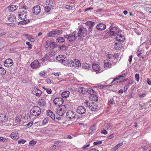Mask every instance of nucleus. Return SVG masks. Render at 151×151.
Listing matches in <instances>:
<instances>
[{
    "label": "nucleus",
    "instance_id": "f257e3e1",
    "mask_svg": "<svg viewBox=\"0 0 151 151\" xmlns=\"http://www.w3.org/2000/svg\"><path fill=\"white\" fill-rule=\"evenodd\" d=\"M56 59L60 62L65 65H69V64H70V65L71 64L72 65H74V63L72 61L68 60L66 58H65V56L63 55H60L56 57Z\"/></svg>",
    "mask_w": 151,
    "mask_h": 151
},
{
    "label": "nucleus",
    "instance_id": "f03ea898",
    "mask_svg": "<svg viewBox=\"0 0 151 151\" xmlns=\"http://www.w3.org/2000/svg\"><path fill=\"white\" fill-rule=\"evenodd\" d=\"M40 112V109L37 106L33 107L30 111L31 115L35 116L39 115Z\"/></svg>",
    "mask_w": 151,
    "mask_h": 151
},
{
    "label": "nucleus",
    "instance_id": "7ed1b4c3",
    "mask_svg": "<svg viewBox=\"0 0 151 151\" xmlns=\"http://www.w3.org/2000/svg\"><path fill=\"white\" fill-rule=\"evenodd\" d=\"M67 111L66 107L65 105H62L56 110V113L62 116Z\"/></svg>",
    "mask_w": 151,
    "mask_h": 151
},
{
    "label": "nucleus",
    "instance_id": "20e7f679",
    "mask_svg": "<svg viewBox=\"0 0 151 151\" xmlns=\"http://www.w3.org/2000/svg\"><path fill=\"white\" fill-rule=\"evenodd\" d=\"M63 100L61 97L56 98L53 100V103L56 106H60L63 103Z\"/></svg>",
    "mask_w": 151,
    "mask_h": 151
},
{
    "label": "nucleus",
    "instance_id": "39448f33",
    "mask_svg": "<svg viewBox=\"0 0 151 151\" xmlns=\"http://www.w3.org/2000/svg\"><path fill=\"white\" fill-rule=\"evenodd\" d=\"M92 68L94 71L96 72V73H100L102 72V70L100 69L99 65L98 64L93 63Z\"/></svg>",
    "mask_w": 151,
    "mask_h": 151
},
{
    "label": "nucleus",
    "instance_id": "423d86ee",
    "mask_svg": "<svg viewBox=\"0 0 151 151\" xmlns=\"http://www.w3.org/2000/svg\"><path fill=\"white\" fill-rule=\"evenodd\" d=\"M62 32L61 30L51 31L47 34V36L48 37H54L56 35H58L61 34Z\"/></svg>",
    "mask_w": 151,
    "mask_h": 151
},
{
    "label": "nucleus",
    "instance_id": "0eeeda50",
    "mask_svg": "<svg viewBox=\"0 0 151 151\" xmlns=\"http://www.w3.org/2000/svg\"><path fill=\"white\" fill-rule=\"evenodd\" d=\"M67 117L69 119L72 120V121H74L76 119V115L74 112L71 110H69L66 113Z\"/></svg>",
    "mask_w": 151,
    "mask_h": 151
},
{
    "label": "nucleus",
    "instance_id": "6e6552de",
    "mask_svg": "<svg viewBox=\"0 0 151 151\" xmlns=\"http://www.w3.org/2000/svg\"><path fill=\"white\" fill-rule=\"evenodd\" d=\"M88 107L89 109L92 111H97L98 108L97 104L93 102L89 103L88 104Z\"/></svg>",
    "mask_w": 151,
    "mask_h": 151
},
{
    "label": "nucleus",
    "instance_id": "1a4fd4ad",
    "mask_svg": "<svg viewBox=\"0 0 151 151\" xmlns=\"http://www.w3.org/2000/svg\"><path fill=\"white\" fill-rule=\"evenodd\" d=\"M32 93L37 97L39 98L42 94V91L39 89L36 88H34L32 91Z\"/></svg>",
    "mask_w": 151,
    "mask_h": 151
},
{
    "label": "nucleus",
    "instance_id": "9d476101",
    "mask_svg": "<svg viewBox=\"0 0 151 151\" xmlns=\"http://www.w3.org/2000/svg\"><path fill=\"white\" fill-rule=\"evenodd\" d=\"M87 32V30L86 28L84 27H81L79 30L78 36L80 37H83L86 35Z\"/></svg>",
    "mask_w": 151,
    "mask_h": 151
},
{
    "label": "nucleus",
    "instance_id": "9b49d317",
    "mask_svg": "<svg viewBox=\"0 0 151 151\" xmlns=\"http://www.w3.org/2000/svg\"><path fill=\"white\" fill-rule=\"evenodd\" d=\"M40 63L37 60H35L30 64V66L33 69H37L40 67Z\"/></svg>",
    "mask_w": 151,
    "mask_h": 151
},
{
    "label": "nucleus",
    "instance_id": "f8f14e48",
    "mask_svg": "<svg viewBox=\"0 0 151 151\" xmlns=\"http://www.w3.org/2000/svg\"><path fill=\"white\" fill-rule=\"evenodd\" d=\"M119 30L118 28L116 27H112L110 29V34L111 35L115 36L119 32Z\"/></svg>",
    "mask_w": 151,
    "mask_h": 151
},
{
    "label": "nucleus",
    "instance_id": "ddd939ff",
    "mask_svg": "<svg viewBox=\"0 0 151 151\" xmlns=\"http://www.w3.org/2000/svg\"><path fill=\"white\" fill-rule=\"evenodd\" d=\"M125 76L126 74H124V75H121L116 77V78L114 79L111 82V83H112L115 81H116V82L117 83H120L122 82V81H120V80L124 78L125 77Z\"/></svg>",
    "mask_w": 151,
    "mask_h": 151
},
{
    "label": "nucleus",
    "instance_id": "4468645a",
    "mask_svg": "<svg viewBox=\"0 0 151 151\" xmlns=\"http://www.w3.org/2000/svg\"><path fill=\"white\" fill-rule=\"evenodd\" d=\"M32 11L33 14L36 15H37L41 11L40 6L39 5L33 7Z\"/></svg>",
    "mask_w": 151,
    "mask_h": 151
},
{
    "label": "nucleus",
    "instance_id": "2eb2a0df",
    "mask_svg": "<svg viewBox=\"0 0 151 151\" xmlns=\"http://www.w3.org/2000/svg\"><path fill=\"white\" fill-rule=\"evenodd\" d=\"M7 19L10 23L15 22L16 21V17L13 14L8 15L6 16Z\"/></svg>",
    "mask_w": 151,
    "mask_h": 151
},
{
    "label": "nucleus",
    "instance_id": "dca6fc26",
    "mask_svg": "<svg viewBox=\"0 0 151 151\" xmlns=\"http://www.w3.org/2000/svg\"><path fill=\"white\" fill-rule=\"evenodd\" d=\"M13 64V60L10 58L6 59L4 63L5 66L9 67L12 66Z\"/></svg>",
    "mask_w": 151,
    "mask_h": 151
},
{
    "label": "nucleus",
    "instance_id": "f3484780",
    "mask_svg": "<svg viewBox=\"0 0 151 151\" xmlns=\"http://www.w3.org/2000/svg\"><path fill=\"white\" fill-rule=\"evenodd\" d=\"M103 66L106 69H109L112 67V65L111 62L108 60H104Z\"/></svg>",
    "mask_w": 151,
    "mask_h": 151
},
{
    "label": "nucleus",
    "instance_id": "a211bd4d",
    "mask_svg": "<svg viewBox=\"0 0 151 151\" xmlns=\"http://www.w3.org/2000/svg\"><path fill=\"white\" fill-rule=\"evenodd\" d=\"M86 111V108L83 106H78L76 110V112L81 114H84Z\"/></svg>",
    "mask_w": 151,
    "mask_h": 151
},
{
    "label": "nucleus",
    "instance_id": "6ab92c4d",
    "mask_svg": "<svg viewBox=\"0 0 151 151\" xmlns=\"http://www.w3.org/2000/svg\"><path fill=\"white\" fill-rule=\"evenodd\" d=\"M92 90V89H90L89 91H90ZM87 88L84 87H80L78 88V92L81 94H85L88 91Z\"/></svg>",
    "mask_w": 151,
    "mask_h": 151
},
{
    "label": "nucleus",
    "instance_id": "aec40b11",
    "mask_svg": "<svg viewBox=\"0 0 151 151\" xmlns=\"http://www.w3.org/2000/svg\"><path fill=\"white\" fill-rule=\"evenodd\" d=\"M64 37L67 38V40L70 42H72L76 39V36L72 35H65Z\"/></svg>",
    "mask_w": 151,
    "mask_h": 151
},
{
    "label": "nucleus",
    "instance_id": "412c9836",
    "mask_svg": "<svg viewBox=\"0 0 151 151\" xmlns=\"http://www.w3.org/2000/svg\"><path fill=\"white\" fill-rule=\"evenodd\" d=\"M27 13L23 12H20V14H19L18 17L21 20H23L27 18Z\"/></svg>",
    "mask_w": 151,
    "mask_h": 151
},
{
    "label": "nucleus",
    "instance_id": "4be33fe9",
    "mask_svg": "<svg viewBox=\"0 0 151 151\" xmlns=\"http://www.w3.org/2000/svg\"><path fill=\"white\" fill-rule=\"evenodd\" d=\"M96 28L99 30H103L106 28V25L103 23L98 24L96 26Z\"/></svg>",
    "mask_w": 151,
    "mask_h": 151
},
{
    "label": "nucleus",
    "instance_id": "5701e85b",
    "mask_svg": "<svg viewBox=\"0 0 151 151\" xmlns=\"http://www.w3.org/2000/svg\"><path fill=\"white\" fill-rule=\"evenodd\" d=\"M74 63V65H72L71 64L70 65L68 64V66H70V67L71 66H74L75 67H78L81 66V64L79 60H76L74 59L73 60H71Z\"/></svg>",
    "mask_w": 151,
    "mask_h": 151
},
{
    "label": "nucleus",
    "instance_id": "b1692460",
    "mask_svg": "<svg viewBox=\"0 0 151 151\" xmlns=\"http://www.w3.org/2000/svg\"><path fill=\"white\" fill-rule=\"evenodd\" d=\"M37 103L40 106L44 107L46 105V103L44 100L42 99H40L37 101Z\"/></svg>",
    "mask_w": 151,
    "mask_h": 151
},
{
    "label": "nucleus",
    "instance_id": "393cba45",
    "mask_svg": "<svg viewBox=\"0 0 151 151\" xmlns=\"http://www.w3.org/2000/svg\"><path fill=\"white\" fill-rule=\"evenodd\" d=\"M11 138L14 139H17L19 138L18 134L17 132H12L10 134Z\"/></svg>",
    "mask_w": 151,
    "mask_h": 151
},
{
    "label": "nucleus",
    "instance_id": "a878e982",
    "mask_svg": "<svg viewBox=\"0 0 151 151\" xmlns=\"http://www.w3.org/2000/svg\"><path fill=\"white\" fill-rule=\"evenodd\" d=\"M47 114L52 119H54L55 118V116L54 114L50 110H47L46 111Z\"/></svg>",
    "mask_w": 151,
    "mask_h": 151
},
{
    "label": "nucleus",
    "instance_id": "bb28decb",
    "mask_svg": "<svg viewBox=\"0 0 151 151\" xmlns=\"http://www.w3.org/2000/svg\"><path fill=\"white\" fill-rule=\"evenodd\" d=\"M124 36L121 34L117 35L116 37V40L119 42H123L125 40Z\"/></svg>",
    "mask_w": 151,
    "mask_h": 151
},
{
    "label": "nucleus",
    "instance_id": "cd10ccee",
    "mask_svg": "<svg viewBox=\"0 0 151 151\" xmlns=\"http://www.w3.org/2000/svg\"><path fill=\"white\" fill-rule=\"evenodd\" d=\"M70 92L68 91H64L62 93V96L64 98H67L69 96Z\"/></svg>",
    "mask_w": 151,
    "mask_h": 151
},
{
    "label": "nucleus",
    "instance_id": "c85d7f7f",
    "mask_svg": "<svg viewBox=\"0 0 151 151\" xmlns=\"http://www.w3.org/2000/svg\"><path fill=\"white\" fill-rule=\"evenodd\" d=\"M89 98L92 101H96L98 100V97L97 96L93 94H91L89 96Z\"/></svg>",
    "mask_w": 151,
    "mask_h": 151
},
{
    "label": "nucleus",
    "instance_id": "c756f323",
    "mask_svg": "<svg viewBox=\"0 0 151 151\" xmlns=\"http://www.w3.org/2000/svg\"><path fill=\"white\" fill-rule=\"evenodd\" d=\"M115 49L116 50H119L122 47V45L120 43H115L114 45Z\"/></svg>",
    "mask_w": 151,
    "mask_h": 151
},
{
    "label": "nucleus",
    "instance_id": "7c9ffc66",
    "mask_svg": "<svg viewBox=\"0 0 151 151\" xmlns=\"http://www.w3.org/2000/svg\"><path fill=\"white\" fill-rule=\"evenodd\" d=\"M17 8V6L14 5H11L10 7H9V10L10 12H14L15 10H16Z\"/></svg>",
    "mask_w": 151,
    "mask_h": 151
},
{
    "label": "nucleus",
    "instance_id": "2f4dec72",
    "mask_svg": "<svg viewBox=\"0 0 151 151\" xmlns=\"http://www.w3.org/2000/svg\"><path fill=\"white\" fill-rule=\"evenodd\" d=\"M56 42L60 43L65 42V39L62 37H59L56 40Z\"/></svg>",
    "mask_w": 151,
    "mask_h": 151
},
{
    "label": "nucleus",
    "instance_id": "473e14b6",
    "mask_svg": "<svg viewBox=\"0 0 151 151\" xmlns=\"http://www.w3.org/2000/svg\"><path fill=\"white\" fill-rule=\"evenodd\" d=\"M112 127L111 123H105L104 125V127L105 129H109Z\"/></svg>",
    "mask_w": 151,
    "mask_h": 151
},
{
    "label": "nucleus",
    "instance_id": "72a5a7b5",
    "mask_svg": "<svg viewBox=\"0 0 151 151\" xmlns=\"http://www.w3.org/2000/svg\"><path fill=\"white\" fill-rule=\"evenodd\" d=\"M86 23L89 27L90 29L92 28L94 24V23L92 21H87Z\"/></svg>",
    "mask_w": 151,
    "mask_h": 151
},
{
    "label": "nucleus",
    "instance_id": "f704fd0d",
    "mask_svg": "<svg viewBox=\"0 0 151 151\" xmlns=\"http://www.w3.org/2000/svg\"><path fill=\"white\" fill-rule=\"evenodd\" d=\"M22 119H23V118H22V116H17L16 117V122H20L22 121H23Z\"/></svg>",
    "mask_w": 151,
    "mask_h": 151
},
{
    "label": "nucleus",
    "instance_id": "c9c22d12",
    "mask_svg": "<svg viewBox=\"0 0 151 151\" xmlns=\"http://www.w3.org/2000/svg\"><path fill=\"white\" fill-rule=\"evenodd\" d=\"M39 74L43 78H46L47 77V75L45 71H41L40 73Z\"/></svg>",
    "mask_w": 151,
    "mask_h": 151
},
{
    "label": "nucleus",
    "instance_id": "e433bc0d",
    "mask_svg": "<svg viewBox=\"0 0 151 151\" xmlns=\"http://www.w3.org/2000/svg\"><path fill=\"white\" fill-rule=\"evenodd\" d=\"M96 129V125H94L92 126L90 128V131L91 133H93L95 132Z\"/></svg>",
    "mask_w": 151,
    "mask_h": 151
},
{
    "label": "nucleus",
    "instance_id": "4c0bfd02",
    "mask_svg": "<svg viewBox=\"0 0 151 151\" xmlns=\"http://www.w3.org/2000/svg\"><path fill=\"white\" fill-rule=\"evenodd\" d=\"M123 145V143L121 142L118 144L116 146L113 148V149L115 151L120 146Z\"/></svg>",
    "mask_w": 151,
    "mask_h": 151
},
{
    "label": "nucleus",
    "instance_id": "58836bf2",
    "mask_svg": "<svg viewBox=\"0 0 151 151\" xmlns=\"http://www.w3.org/2000/svg\"><path fill=\"white\" fill-rule=\"evenodd\" d=\"M6 73V70L3 68L0 67V74L4 75Z\"/></svg>",
    "mask_w": 151,
    "mask_h": 151
},
{
    "label": "nucleus",
    "instance_id": "ea45409f",
    "mask_svg": "<svg viewBox=\"0 0 151 151\" xmlns=\"http://www.w3.org/2000/svg\"><path fill=\"white\" fill-rule=\"evenodd\" d=\"M83 67L85 69H88L90 67V65L87 63H84L83 65Z\"/></svg>",
    "mask_w": 151,
    "mask_h": 151
},
{
    "label": "nucleus",
    "instance_id": "a19ab883",
    "mask_svg": "<svg viewBox=\"0 0 151 151\" xmlns=\"http://www.w3.org/2000/svg\"><path fill=\"white\" fill-rule=\"evenodd\" d=\"M42 88L45 90L47 92L48 94H50L52 92V90H51L50 88H45V87H42Z\"/></svg>",
    "mask_w": 151,
    "mask_h": 151
},
{
    "label": "nucleus",
    "instance_id": "79ce46f5",
    "mask_svg": "<svg viewBox=\"0 0 151 151\" xmlns=\"http://www.w3.org/2000/svg\"><path fill=\"white\" fill-rule=\"evenodd\" d=\"M66 49V47L64 45H62L59 47V50H65Z\"/></svg>",
    "mask_w": 151,
    "mask_h": 151
},
{
    "label": "nucleus",
    "instance_id": "37998d69",
    "mask_svg": "<svg viewBox=\"0 0 151 151\" xmlns=\"http://www.w3.org/2000/svg\"><path fill=\"white\" fill-rule=\"evenodd\" d=\"M134 77L137 82H139V75L137 73L135 75Z\"/></svg>",
    "mask_w": 151,
    "mask_h": 151
},
{
    "label": "nucleus",
    "instance_id": "c03bdc74",
    "mask_svg": "<svg viewBox=\"0 0 151 151\" xmlns=\"http://www.w3.org/2000/svg\"><path fill=\"white\" fill-rule=\"evenodd\" d=\"M27 141L23 139H21L19 140L18 141V144H24Z\"/></svg>",
    "mask_w": 151,
    "mask_h": 151
},
{
    "label": "nucleus",
    "instance_id": "a18cd8bd",
    "mask_svg": "<svg viewBox=\"0 0 151 151\" xmlns=\"http://www.w3.org/2000/svg\"><path fill=\"white\" fill-rule=\"evenodd\" d=\"M49 45L50 48H53L55 47V43L54 42H51L50 43Z\"/></svg>",
    "mask_w": 151,
    "mask_h": 151
},
{
    "label": "nucleus",
    "instance_id": "49530a36",
    "mask_svg": "<svg viewBox=\"0 0 151 151\" xmlns=\"http://www.w3.org/2000/svg\"><path fill=\"white\" fill-rule=\"evenodd\" d=\"M49 57L47 55H45V56L42 58V60L43 61H45L48 60L49 59Z\"/></svg>",
    "mask_w": 151,
    "mask_h": 151
},
{
    "label": "nucleus",
    "instance_id": "de8ad7c7",
    "mask_svg": "<svg viewBox=\"0 0 151 151\" xmlns=\"http://www.w3.org/2000/svg\"><path fill=\"white\" fill-rule=\"evenodd\" d=\"M50 122V119L48 117H46L43 120V123H48Z\"/></svg>",
    "mask_w": 151,
    "mask_h": 151
},
{
    "label": "nucleus",
    "instance_id": "09e8293b",
    "mask_svg": "<svg viewBox=\"0 0 151 151\" xmlns=\"http://www.w3.org/2000/svg\"><path fill=\"white\" fill-rule=\"evenodd\" d=\"M102 143L101 141H99L95 142H94L93 144L94 145H100Z\"/></svg>",
    "mask_w": 151,
    "mask_h": 151
},
{
    "label": "nucleus",
    "instance_id": "8fccbe9b",
    "mask_svg": "<svg viewBox=\"0 0 151 151\" xmlns=\"http://www.w3.org/2000/svg\"><path fill=\"white\" fill-rule=\"evenodd\" d=\"M6 138L4 137H0V141L2 142H4L6 141Z\"/></svg>",
    "mask_w": 151,
    "mask_h": 151
},
{
    "label": "nucleus",
    "instance_id": "3c124183",
    "mask_svg": "<svg viewBox=\"0 0 151 151\" xmlns=\"http://www.w3.org/2000/svg\"><path fill=\"white\" fill-rule=\"evenodd\" d=\"M37 142L36 141L32 140L29 142V144L30 145H35L36 144Z\"/></svg>",
    "mask_w": 151,
    "mask_h": 151
},
{
    "label": "nucleus",
    "instance_id": "603ef678",
    "mask_svg": "<svg viewBox=\"0 0 151 151\" xmlns=\"http://www.w3.org/2000/svg\"><path fill=\"white\" fill-rule=\"evenodd\" d=\"M26 43L27 45H28L29 46L28 47L29 49H31L32 48V45H31L30 42H26Z\"/></svg>",
    "mask_w": 151,
    "mask_h": 151
},
{
    "label": "nucleus",
    "instance_id": "864d4df0",
    "mask_svg": "<svg viewBox=\"0 0 151 151\" xmlns=\"http://www.w3.org/2000/svg\"><path fill=\"white\" fill-rule=\"evenodd\" d=\"M147 83L149 85H151V81L150 79L149 78H148L147 79Z\"/></svg>",
    "mask_w": 151,
    "mask_h": 151
},
{
    "label": "nucleus",
    "instance_id": "5fc2aeb1",
    "mask_svg": "<svg viewBox=\"0 0 151 151\" xmlns=\"http://www.w3.org/2000/svg\"><path fill=\"white\" fill-rule=\"evenodd\" d=\"M101 132L102 134H107V131H106L105 129H104V130H101Z\"/></svg>",
    "mask_w": 151,
    "mask_h": 151
},
{
    "label": "nucleus",
    "instance_id": "6e6d98bb",
    "mask_svg": "<svg viewBox=\"0 0 151 151\" xmlns=\"http://www.w3.org/2000/svg\"><path fill=\"white\" fill-rule=\"evenodd\" d=\"M114 134H112L108 136L107 137V139H111L114 136Z\"/></svg>",
    "mask_w": 151,
    "mask_h": 151
},
{
    "label": "nucleus",
    "instance_id": "4d7b16f0",
    "mask_svg": "<svg viewBox=\"0 0 151 151\" xmlns=\"http://www.w3.org/2000/svg\"><path fill=\"white\" fill-rule=\"evenodd\" d=\"M33 124V123H28L26 125V127L28 128L30 127Z\"/></svg>",
    "mask_w": 151,
    "mask_h": 151
},
{
    "label": "nucleus",
    "instance_id": "13d9d810",
    "mask_svg": "<svg viewBox=\"0 0 151 151\" xmlns=\"http://www.w3.org/2000/svg\"><path fill=\"white\" fill-rule=\"evenodd\" d=\"M107 58L109 59H111V58L112 55L111 54H108L106 55Z\"/></svg>",
    "mask_w": 151,
    "mask_h": 151
},
{
    "label": "nucleus",
    "instance_id": "bf43d9fd",
    "mask_svg": "<svg viewBox=\"0 0 151 151\" xmlns=\"http://www.w3.org/2000/svg\"><path fill=\"white\" fill-rule=\"evenodd\" d=\"M129 85H126L124 88V92L127 91L128 89V87H129Z\"/></svg>",
    "mask_w": 151,
    "mask_h": 151
},
{
    "label": "nucleus",
    "instance_id": "052dcab7",
    "mask_svg": "<svg viewBox=\"0 0 151 151\" xmlns=\"http://www.w3.org/2000/svg\"><path fill=\"white\" fill-rule=\"evenodd\" d=\"M132 58L133 56L132 55H130L129 57V62L130 63H131L132 62Z\"/></svg>",
    "mask_w": 151,
    "mask_h": 151
},
{
    "label": "nucleus",
    "instance_id": "680f3d73",
    "mask_svg": "<svg viewBox=\"0 0 151 151\" xmlns=\"http://www.w3.org/2000/svg\"><path fill=\"white\" fill-rule=\"evenodd\" d=\"M136 54L137 55V56L139 57L141 55L142 53L140 51H138L137 52Z\"/></svg>",
    "mask_w": 151,
    "mask_h": 151
},
{
    "label": "nucleus",
    "instance_id": "e2e57ef3",
    "mask_svg": "<svg viewBox=\"0 0 151 151\" xmlns=\"http://www.w3.org/2000/svg\"><path fill=\"white\" fill-rule=\"evenodd\" d=\"M66 8L68 9H72V7L70 5H67L66 6Z\"/></svg>",
    "mask_w": 151,
    "mask_h": 151
},
{
    "label": "nucleus",
    "instance_id": "0e129e2a",
    "mask_svg": "<svg viewBox=\"0 0 151 151\" xmlns=\"http://www.w3.org/2000/svg\"><path fill=\"white\" fill-rule=\"evenodd\" d=\"M118 55L117 53H116L114 54L113 55V57L114 58H116L118 57Z\"/></svg>",
    "mask_w": 151,
    "mask_h": 151
},
{
    "label": "nucleus",
    "instance_id": "69168bd1",
    "mask_svg": "<svg viewBox=\"0 0 151 151\" xmlns=\"http://www.w3.org/2000/svg\"><path fill=\"white\" fill-rule=\"evenodd\" d=\"M46 81L48 84H50L51 83V81L50 79L49 78L47 79L46 80Z\"/></svg>",
    "mask_w": 151,
    "mask_h": 151
},
{
    "label": "nucleus",
    "instance_id": "338daca9",
    "mask_svg": "<svg viewBox=\"0 0 151 151\" xmlns=\"http://www.w3.org/2000/svg\"><path fill=\"white\" fill-rule=\"evenodd\" d=\"M56 147V145H54L50 147L51 150H54Z\"/></svg>",
    "mask_w": 151,
    "mask_h": 151
},
{
    "label": "nucleus",
    "instance_id": "774afa93",
    "mask_svg": "<svg viewBox=\"0 0 151 151\" xmlns=\"http://www.w3.org/2000/svg\"><path fill=\"white\" fill-rule=\"evenodd\" d=\"M29 40L32 42H34L35 41L34 39L32 38V37L30 38Z\"/></svg>",
    "mask_w": 151,
    "mask_h": 151
}]
</instances>
